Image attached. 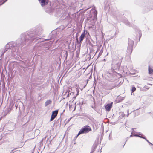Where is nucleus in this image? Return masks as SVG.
<instances>
[{
    "label": "nucleus",
    "instance_id": "nucleus-1",
    "mask_svg": "<svg viewBox=\"0 0 153 153\" xmlns=\"http://www.w3.org/2000/svg\"><path fill=\"white\" fill-rule=\"evenodd\" d=\"M92 131L91 128L88 125H85L84 126L79 132L76 137H77L81 134L84 133H87Z\"/></svg>",
    "mask_w": 153,
    "mask_h": 153
},
{
    "label": "nucleus",
    "instance_id": "nucleus-2",
    "mask_svg": "<svg viewBox=\"0 0 153 153\" xmlns=\"http://www.w3.org/2000/svg\"><path fill=\"white\" fill-rule=\"evenodd\" d=\"M58 112V110H56L53 111L52 115L51 116L50 121H52L57 116Z\"/></svg>",
    "mask_w": 153,
    "mask_h": 153
},
{
    "label": "nucleus",
    "instance_id": "nucleus-3",
    "mask_svg": "<svg viewBox=\"0 0 153 153\" xmlns=\"http://www.w3.org/2000/svg\"><path fill=\"white\" fill-rule=\"evenodd\" d=\"M42 6H44L47 5L48 2V0H39Z\"/></svg>",
    "mask_w": 153,
    "mask_h": 153
},
{
    "label": "nucleus",
    "instance_id": "nucleus-4",
    "mask_svg": "<svg viewBox=\"0 0 153 153\" xmlns=\"http://www.w3.org/2000/svg\"><path fill=\"white\" fill-rule=\"evenodd\" d=\"M113 102H111V103L108 104L106 105L105 106V108L106 111H109L111 108L112 107Z\"/></svg>",
    "mask_w": 153,
    "mask_h": 153
},
{
    "label": "nucleus",
    "instance_id": "nucleus-5",
    "mask_svg": "<svg viewBox=\"0 0 153 153\" xmlns=\"http://www.w3.org/2000/svg\"><path fill=\"white\" fill-rule=\"evenodd\" d=\"M149 74L150 76V77L153 79V69L149 67Z\"/></svg>",
    "mask_w": 153,
    "mask_h": 153
},
{
    "label": "nucleus",
    "instance_id": "nucleus-6",
    "mask_svg": "<svg viewBox=\"0 0 153 153\" xmlns=\"http://www.w3.org/2000/svg\"><path fill=\"white\" fill-rule=\"evenodd\" d=\"M85 31H84L83 33H82V34H81V35L79 39H80V42H81L82 41V40H83V39L85 37Z\"/></svg>",
    "mask_w": 153,
    "mask_h": 153
},
{
    "label": "nucleus",
    "instance_id": "nucleus-7",
    "mask_svg": "<svg viewBox=\"0 0 153 153\" xmlns=\"http://www.w3.org/2000/svg\"><path fill=\"white\" fill-rule=\"evenodd\" d=\"M52 102V101L50 100H48L45 102V106H47L48 105L51 104Z\"/></svg>",
    "mask_w": 153,
    "mask_h": 153
},
{
    "label": "nucleus",
    "instance_id": "nucleus-8",
    "mask_svg": "<svg viewBox=\"0 0 153 153\" xmlns=\"http://www.w3.org/2000/svg\"><path fill=\"white\" fill-rule=\"evenodd\" d=\"M117 86L118 87L119 86V85H116L112 84V85H110L109 89L110 90L114 88H115L117 87Z\"/></svg>",
    "mask_w": 153,
    "mask_h": 153
},
{
    "label": "nucleus",
    "instance_id": "nucleus-9",
    "mask_svg": "<svg viewBox=\"0 0 153 153\" xmlns=\"http://www.w3.org/2000/svg\"><path fill=\"white\" fill-rule=\"evenodd\" d=\"M148 85H150L151 86H152V85L151 84H148L147 85H146L144 86V88L145 89H149L150 88V87H149Z\"/></svg>",
    "mask_w": 153,
    "mask_h": 153
},
{
    "label": "nucleus",
    "instance_id": "nucleus-10",
    "mask_svg": "<svg viewBox=\"0 0 153 153\" xmlns=\"http://www.w3.org/2000/svg\"><path fill=\"white\" fill-rule=\"evenodd\" d=\"M102 53H103V51L102 50H101V51L100 52V53L99 54L98 56V57H100V56H101L102 55Z\"/></svg>",
    "mask_w": 153,
    "mask_h": 153
},
{
    "label": "nucleus",
    "instance_id": "nucleus-11",
    "mask_svg": "<svg viewBox=\"0 0 153 153\" xmlns=\"http://www.w3.org/2000/svg\"><path fill=\"white\" fill-rule=\"evenodd\" d=\"M136 90V88L135 87H133L132 88L131 91L133 93Z\"/></svg>",
    "mask_w": 153,
    "mask_h": 153
},
{
    "label": "nucleus",
    "instance_id": "nucleus-12",
    "mask_svg": "<svg viewBox=\"0 0 153 153\" xmlns=\"http://www.w3.org/2000/svg\"><path fill=\"white\" fill-rule=\"evenodd\" d=\"M78 75L77 77V78H78L81 75V72H79L78 74Z\"/></svg>",
    "mask_w": 153,
    "mask_h": 153
},
{
    "label": "nucleus",
    "instance_id": "nucleus-13",
    "mask_svg": "<svg viewBox=\"0 0 153 153\" xmlns=\"http://www.w3.org/2000/svg\"><path fill=\"white\" fill-rule=\"evenodd\" d=\"M76 91H77V94H76V95H78L79 94V91L78 89V88H76Z\"/></svg>",
    "mask_w": 153,
    "mask_h": 153
},
{
    "label": "nucleus",
    "instance_id": "nucleus-14",
    "mask_svg": "<svg viewBox=\"0 0 153 153\" xmlns=\"http://www.w3.org/2000/svg\"><path fill=\"white\" fill-rule=\"evenodd\" d=\"M146 139V140L148 142H149V141L148 140H147L146 139Z\"/></svg>",
    "mask_w": 153,
    "mask_h": 153
},
{
    "label": "nucleus",
    "instance_id": "nucleus-15",
    "mask_svg": "<svg viewBox=\"0 0 153 153\" xmlns=\"http://www.w3.org/2000/svg\"><path fill=\"white\" fill-rule=\"evenodd\" d=\"M132 49L131 48V53L132 52Z\"/></svg>",
    "mask_w": 153,
    "mask_h": 153
},
{
    "label": "nucleus",
    "instance_id": "nucleus-16",
    "mask_svg": "<svg viewBox=\"0 0 153 153\" xmlns=\"http://www.w3.org/2000/svg\"><path fill=\"white\" fill-rule=\"evenodd\" d=\"M7 0H6L5 1H4V2H5Z\"/></svg>",
    "mask_w": 153,
    "mask_h": 153
}]
</instances>
